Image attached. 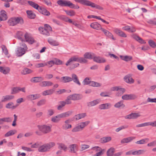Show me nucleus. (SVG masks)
<instances>
[{
    "mask_svg": "<svg viewBox=\"0 0 156 156\" xmlns=\"http://www.w3.org/2000/svg\"><path fill=\"white\" fill-rule=\"evenodd\" d=\"M76 2L80 3L81 4L88 6H91L92 7L95 8L96 9L99 10H103V8L100 6L97 5L87 0H74Z\"/></svg>",
    "mask_w": 156,
    "mask_h": 156,
    "instance_id": "obj_1",
    "label": "nucleus"
},
{
    "mask_svg": "<svg viewBox=\"0 0 156 156\" xmlns=\"http://www.w3.org/2000/svg\"><path fill=\"white\" fill-rule=\"evenodd\" d=\"M58 4L61 6H68L72 9H78L79 6L77 5H75L70 1L65 0H59L57 1Z\"/></svg>",
    "mask_w": 156,
    "mask_h": 156,
    "instance_id": "obj_2",
    "label": "nucleus"
},
{
    "mask_svg": "<svg viewBox=\"0 0 156 156\" xmlns=\"http://www.w3.org/2000/svg\"><path fill=\"white\" fill-rule=\"evenodd\" d=\"M77 62L81 63H85L87 62V60L84 57H78L77 56H74L71 57L67 61L66 64V66H68L73 62Z\"/></svg>",
    "mask_w": 156,
    "mask_h": 156,
    "instance_id": "obj_3",
    "label": "nucleus"
},
{
    "mask_svg": "<svg viewBox=\"0 0 156 156\" xmlns=\"http://www.w3.org/2000/svg\"><path fill=\"white\" fill-rule=\"evenodd\" d=\"M55 143L53 142H51L45 144L39 147L38 151L41 152L48 151L51 148L55 146Z\"/></svg>",
    "mask_w": 156,
    "mask_h": 156,
    "instance_id": "obj_4",
    "label": "nucleus"
},
{
    "mask_svg": "<svg viewBox=\"0 0 156 156\" xmlns=\"http://www.w3.org/2000/svg\"><path fill=\"white\" fill-rule=\"evenodd\" d=\"M40 32L43 35L48 36L52 32V30L51 27L48 24H45L44 28L40 27L38 29Z\"/></svg>",
    "mask_w": 156,
    "mask_h": 156,
    "instance_id": "obj_5",
    "label": "nucleus"
},
{
    "mask_svg": "<svg viewBox=\"0 0 156 156\" xmlns=\"http://www.w3.org/2000/svg\"><path fill=\"white\" fill-rule=\"evenodd\" d=\"M72 112L68 111L57 115L51 118V121L54 122H58L60 120L61 118L69 116L72 114Z\"/></svg>",
    "mask_w": 156,
    "mask_h": 156,
    "instance_id": "obj_6",
    "label": "nucleus"
},
{
    "mask_svg": "<svg viewBox=\"0 0 156 156\" xmlns=\"http://www.w3.org/2000/svg\"><path fill=\"white\" fill-rule=\"evenodd\" d=\"M20 44V46H22L23 47H20L18 48L16 53L18 56H21L24 55L25 53V51L27 48V46L25 44L22 43Z\"/></svg>",
    "mask_w": 156,
    "mask_h": 156,
    "instance_id": "obj_7",
    "label": "nucleus"
},
{
    "mask_svg": "<svg viewBox=\"0 0 156 156\" xmlns=\"http://www.w3.org/2000/svg\"><path fill=\"white\" fill-rule=\"evenodd\" d=\"M83 83L84 85L90 84V86L94 87H99L101 86V84L94 81H90L89 78H86L83 81Z\"/></svg>",
    "mask_w": 156,
    "mask_h": 156,
    "instance_id": "obj_8",
    "label": "nucleus"
},
{
    "mask_svg": "<svg viewBox=\"0 0 156 156\" xmlns=\"http://www.w3.org/2000/svg\"><path fill=\"white\" fill-rule=\"evenodd\" d=\"M37 127L44 134L48 133L51 131V127L49 126L46 125H38Z\"/></svg>",
    "mask_w": 156,
    "mask_h": 156,
    "instance_id": "obj_9",
    "label": "nucleus"
},
{
    "mask_svg": "<svg viewBox=\"0 0 156 156\" xmlns=\"http://www.w3.org/2000/svg\"><path fill=\"white\" fill-rule=\"evenodd\" d=\"M25 41L29 43L32 44L35 41L34 38L28 33H26L24 35Z\"/></svg>",
    "mask_w": 156,
    "mask_h": 156,
    "instance_id": "obj_10",
    "label": "nucleus"
},
{
    "mask_svg": "<svg viewBox=\"0 0 156 156\" xmlns=\"http://www.w3.org/2000/svg\"><path fill=\"white\" fill-rule=\"evenodd\" d=\"M140 116L139 113H132L129 115L125 116L126 119H136L137 117Z\"/></svg>",
    "mask_w": 156,
    "mask_h": 156,
    "instance_id": "obj_11",
    "label": "nucleus"
},
{
    "mask_svg": "<svg viewBox=\"0 0 156 156\" xmlns=\"http://www.w3.org/2000/svg\"><path fill=\"white\" fill-rule=\"evenodd\" d=\"M124 81L126 83L129 84L133 83L134 82V80L129 74L125 76L123 78Z\"/></svg>",
    "mask_w": 156,
    "mask_h": 156,
    "instance_id": "obj_12",
    "label": "nucleus"
},
{
    "mask_svg": "<svg viewBox=\"0 0 156 156\" xmlns=\"http://www.w3.org/2000/svg\"><path fill=\"white\" fill-rule=\"evenodd\" d=\"M69 147L71 152L75 153L78 151L79 146L77 144H73L69 145Z\"/></svg>",
    "mask_w": 156,
    "mask_h": 156,
    "instance_id": "obj_13",
    "label": "nucleus"
},
{
    "mask_svg": "<svg viewBox=\"0 0 156 156\" xmlns=\"http://www.w3.org/2000/svg\"><path fill=\"white\" fill-rule=\"evenodd\" d=\"M71 81L77 84L79 86L81 85V83L80 82L77 76L74 73H73L71 75Z\"/></svg>",
    "mask_w": 156,
    "mask_h": 156,
    "instance_id": "obj_14",
    "label": "nucleus"
},
{
    "mask_svg": "<svg viewBox=\"0 0 156 156\" xmlns=\"http://www.w3.org/2000/svg\"><path fill=\"white\" fill-rule=\"evenodd\" d=\"M114 31L119 36L123 37H127L126 34L123 32L118 28H115Z\"/></svg>",
    "mask_w": 156,
    "mask_h": 156,
    "instance_id": "obj_15",
    "label": "nucleus"
},
{
    "mask_svg": "<svg viewBox=\"0 0 156 156\" xmlns=\"http://www.w3.org/2000/svg\"><path fill=\"white\" fill-rule=\"evenodd\" d=\"M111 106V103H108L100 105L99 106V108L101 110L108 109L110 108Z\"/></svg>",
    "mask_w": 156,
    "mask_h": 156,
    "instance_id": "obj_16",
    "label": "nucleus"
},
{
    "mask_svg": "<svg viewBox=\"0 0 156 156\" xmlns=\"http://www.w3.org/2000/svg\"><path fill=\"white\" fill-rule=\"evenodd\" d=\"M93 59L94 62L98 63H104L105 62V60L104 58L99 56H96L95 54Z\"/></svg>",
    "mask_w": 156,
    "mask_h": 156,
    "instance_id": "obj_17",
    "label": "nucleus"
},
{
    "mask_svg": "<svg viewBox=\"0 0 156 156\" xmlns=\"http://www.w3.org/2000/svg\"><path fill=\"white\" fill-rule=\"evenodd\" d=\"M101 30L104 33L106 36L109 38H112V39L114 40H115V38H114L113 35L112 33L103 28L101 29Z\"/></svg>",
    "mask_w": 156,
    "mask_h": 156,
    "instance_id": "obj_18",
    "label": "nucleus"
},
{
    "mask_svg": "<svg viewBox=\"0 0 156 156\" xmlns=\"http://www.w3.org/2000/svg\"><path fill=\"white\" fill-rule=\"evenodd\" d=\"M10 71L9 67L6 66H0V72L4 74L9 73Z\"/></svg>",
    "mask_w": 156,
    "mask_h": 156,
    "instance_id": "obj_19",
    "label": "nucleus"
},
{
    "mask_svg": "<svg viewBox=\"0 0 156 156\" xmlns=\"http://www.w3.org/2000/svg\"><path fill=\"white\" fill-rule=\"evenodd\" d=\"M14 96L12 95H7L2 97L1 100L2 102H5L13 99Z\"/></svg>",
    "mask_w": 156,
    "mask_h": 156,
    "instance_id": "obj_20",
    "label": "nucleus"
},
{
    "mask_svg": "<svg viewBox=\"0 0 156 156\" xmlns=\"http://www.w3.org/2000/svg\"><path fill=\"white\" fill-rule=\"evenodd\" d=\"M90 26L92 28L97 30H101L102 28L101 25L97 22H94L92 23Z\"/></svg>",
    "mask_w": 156,
    "mask_h": 156,
    "instance_id": "obj_21",
    "label": "nucleus"
},
{
    "mask_svg": "<svg viewBox=\"0 0 156 156\" xmlns=\"http://www.w3.org/2000/svg\"><path fill=\"white\" fill-rule=\"evenodd\" d=\"M48 41L50 44L53 46H57L59 45L58 41L51 37H49L48 39Z\"/></svg>",
    "mask_w": 156,
    "mask_h": 156,
    "instance_id": "obj_22",
    "label": "nucleus"
},
{
    "mask_svg": "<svg viewBox=\"0 0 156 156\" xmlns=\"http://www.w3.org/2000/svg\"><path fill=\"white\" fill-rule=\"evenodd\" d=\"M41 95L39 94H30L27 96V98L31 101L40 98Z\"/></svg>",
    "mask_w": 156,
    "mask_h": 156,
    "instance_id": "obj_23",
    "label": "nucleus"
},
{
    "mask_svg": "<svg viewBox=\"0 0 156 156\" xmlns=\"http://www.w3.org/2000/svg\"><path fill=\"white\" fill-rule=\"evenodd\" d=\"M53 83L50 81H43L40 83L39 85L42 87H49L52 86Z\"/></svg>",
    "mask_w": 156,
    "mask_h": 156,
    "instance_id": "obj_24",
    "label": "nucleus"
},
{
    "mask_svg": "<svg viewBox=\"0 0 156 156\" xmlns=\"http://www.w3.org/2000/svg\"><path fill=\"white\" fill-rule=\"evenodd\" d=\"M38 11L40 13L44 15L48 16L50 15V12L42 7L40 6Z\"/></svg>",
    "mask_w": 156,
    "mask_h": 156,
    "instance_id": "obj_25",
    "label": "nucleus"
},
{
    "mask_svg": "<svg viewBox=\"0 0 156 156\" xmlns=\"http://www.w3.org/2000/svg\"><path fill=\"white\" fill-rule=\"evenodd\" d=\"M101 101V100L100 99H97L88 103H87V106L89 107L94 106L100 103Z\"/></svg>",
    "mask_w": 156,
    "mask_h": 156,
    "instance_id": "obj_26",
    "label": "nucleus"
},
{
    "mask_svg": "<svg viewBox=\"0 0 156 156\" xmlns=\"http://www.w3.org/2000/svg\"><path fill=\"white\" fill-rule=\"evenodd\" d=\"M14 104L13 102H9L8 104H7L5 106V107L7 108L8 109H15L16 107H17L19 105L18 104H16L15 105H13Z\"/></svg>",
    "mask_w": 156,
    "mask_h": 156,
    "instance_id": "obj_27",
    "label": "nucleus"
},
{
    "mask_svg": "<svg viewBox=\"0 0 156 156\" xmlns=\"http://www.w3.org/2000/svg\"><path fill=\"white\" fill-rule=\"evenodd\" d=\"M135 138V137L133 136L129 137L124 138L122 139L121 141L122 144H125L130 142Z\"/></svg>",
    "mask_w": 156,
    "mask_h": 156,
    "instance_id": "obj_28",
    "label": "nucleus"
},
{
    "mask_svg": "<svg viewBox=\"0 0 156 156\" xmlns=\"http://www.w3.org/2000/svg\"><path fill=\"white\" fill-rule=\"evenodd\" d=\"M94 54L93 53L86 52L84 54L83 56L86 59H93Z\"/></svg>",
    "mask_w": 156,
    "mask_h": 156,
    "instance_id": "obj_29",
    "label": "nucleus"
},
{
    "mask_svg": "<svg viewBox=\"0 0 156 156\" xmlns=\"http://www.w3.org/2000/svg\"><path fill=\"white\" fill-rule=\"evenodd\" d=\"M69 98L71 100L75 101L77 100L80 99V95L79 94H74L69 96Z\"/></svg>",
    "mask_w": 156,
    "mask_h": 156,
    "instance_id": "obj_30",
    "label": "nucleus"
},
{
    "mask_svg": "<svg viewBox=\"0 0 156 156\" xmlns=\"http://www.w3.org/2000/svg\"><path fill=\"white\" fill-rule=\"evenodd\" d=\"M120 58L126 62H129L132 60L133 59V58L132 56L129 55L122 56L120 55Z\"/></svg>",
    "mask_w": 156,
    "mask_h": 156,
    "instance_id": "obj_31",
    "label": "nucleus"
},
{
    "mask_svg": "<svg viewBox=\"0 0 156 156\" xmlns=\"http://www.w3.org/2000/svg\"><path fill=\"white\" fill-rule=\"evenodd\" d=\"M115 107L119 108H123L125 105L123 104L122 101H120L115 104L114 105Z\"/></svg>",
    "mask_w": 156,
    "mask_h": 156,
    "instance_id": "obj_32",
    "label": "nucleus"
},
{
    "mask_svg": "<svg viewBox=\"0 0 156 156\" xmlns=\"http://www.w3.org/2000/svg\"><path fill=\"white\" fill-rule=\"evenodd\" d=\"M28 18L31 19H34L35 18L36 15L31 10H27V11Z\"/></svg>",
    "mask_w": 156,
    "mask_h": 156,
    "instance_id": "obj_33",
    "label": "nucleus"
},
{
    "mask_svg": "<svg viewBox=\"0 0 156 156\" xmlns=\"http://www.w3.org/2000/svg\"><path fill=\"white\" fill-rule=\"evenodd\" d=\"M126 91L125 88H121L120 87L119 90L116 92V95L117 96H120L126 92Z\"/></svg>",
    "mask_w": 156,
    "mask_h": 156,
    "instance_id": "obj_34",
    "label": "nucleus"
},
{
    "mask_svg": "<svg viewBox=\"0 0 156 156\" xmlns=\"http://www.w3.org/2000/svg\"><path fill=\"white\" fill-rule=\"evenodd\" d=\"M55 91L54 89H50L44 91L42 94L44 96H46L52 94Z\"/></svg>",
    "mask_w": 156,
    "mask_h": 156,
    "instance_id": "obj_35",
    "label": "nucleus"
},
{
    "mask_svg": "<svg viewBox=\"0 0 156 156\" xmlns=\"http://www.w3.org/2000/svg\"><path fill=\"white\" fill-rule=\"evenodd\" d=\"M43 80V78L41 77H36L32 78L31 81L32 82L37 83Z\"/></svg>",
    "mask_w": 156,
    "mask_h": 156,
    "instance_id": "obj_36",
    "label": "nucleus"
},
{
    "mask_svg": "<svg viewBox=\"0 0 156 156\" xmlns=\"http://www.w3.org/2000/svg\"><path fill=\"white\" fill-rule=\"evenodd\" d=\"M28 3L30 6L38 10L40 7L38 4L32 1H28Z\"/></svg>",
    "mask_w": 156,
    "mask_h": 156,
    "instance_id": "obj_37",
    "label": "nucleus"
},
{
    "mask_svg": "<svg viewBox=\"0 0 156 156\" xmlns=\"http://www.w3.org/2000/svg\"><path fill=\"white\" fill-rule=\"evenodd\" d=\"M33 71L31 69L27 68H24L21 72V74L23 75H26L31 73Z\"/></svg>",
    "mask_w": 156,
    "mask_h": 156,
    "instance_id": "obj_38",
    "label": "nucleus"
},
{
    "mask_svg": "<svg viewBox=\"0 0 156 156\" xmlns=\"http://www.w3.org/2000/svg\"><path fill=\"white\" fill-rule=\"evenodd\" d=\"M86 116V114L85 113H82L76 115L74 118L76 120H78L81 119L83 118Z\"/></svg>",
    "mask_w": 156,
    "mask_h": 156,
    "instance_id": "obj_39",
    "label": "nucleus"
},
{
    "mask_svg": "<svg viewBox=\"0 0 156 156\" xmlns=\"http://www.w3.org/2000/svg\"><path fill=\"white\" fill-rule=\"evenodd\" d=\"M15 21L16 25L18 23L22 24L23 23V19L21 17H13Z\"/></svg>",
    "mask_w": 156,
    "mask_h": 156,
    "instance_id": "obj_40",
    "label": "nucleus"
},
{
    "mask_svg": "<svg viewBox=\"0 0 156 156\" xmlns=\"http://www.w3.org/2000/svg\"><path fill=\"white\" fill-rule=\"evenodd\" d=\"M16 36L17 38L21 40L22 41H25L23 37L24 36L23 33L21 31H18L16 34Z\"/></svg>",
    "mask_w": 156,
    "mask_h": 156,
    "instance_id": "obj_41",
    "label": "nucleus"
},
{
    "mask_svg": "<svg viewBox=\"0 0 156 156\" xmlns=\"http://www.w3.org/2000/svg\"><path fill=\"white\" fill-rule=\"evenodd\" d=\"M89 121H86L84 122H82L80 123L78 125L81 130H82L84 127L87 126L89 123Z\"/></svg>",
    "mask_w": 156,
    "mask_h": 156,
    "instance_id": "obj_42",
    "label": "nucleus"
},
{
    "mask_svg": "<svg viewBox=\"0 0 156 156\" xmlns=\"http://www.w3.org/2000/svg\"><path fill=\"white\" fill-rule=\"evenodd\" d=\"M112 138L110 136L103 137L101 139V142L102 143H106L111 140Z\"/></svg>",
    "mask_w": 156,
    "mask_h": 156,
    "instance_id": "obj_43",
    "label": "nucleus"
},
{
    "mask_svg": "<svg viewBox=\"0 0 156 156\" xmlns=\"http://www.w3.org/2000/svg\"><path fill=\"white\" fill-rule=\"evenodd\" d=\"M61 79L62 81L65 83L71 81V77L68 76L62 77H61Z\"/></svg>",
    "mask_w": 156,
    "mask_h": 156,
    "instance_id": "obj_44",
    "label": "nucleus"
},
{
    "mask_svg": "<svg viewBox=\"0 0 156 156\" xmlns=\"http://www.w3.org/2000/svg\"><path fill=\"white\" fill-rule=\"evenodd\" d=\"M58 148L59 149H62L65 151H66L67 149V147L63 144L62 143H58Z\"/></svg>",
    "mask_w": 156,
    "mask_h": 156,
    "instance_id": "obj_45",
    "label": "nucleus"
},
{
    "mask_svg": "<svg viewBox=\"0 0 156 156\" xmlns=\"http://www.w3.org/2000/svg\"><path fill=\"white\" fill-rule=\"evenodd\" d=\"M16 131L15 130H11L7 132L5 135V137H8L14 134Z\"/></svg>",
    "mask_w": 156,
    "mask_h": 156,
    "instance_id": "obj_46",
    "label": "nucleus"
},
{
    "mask_svg": "<svg viewBox=\"0 0 156 156\" xmlns=\"http://www.w3.org/2000/svg\"><path fill=\"white\" fill-rule=\"evenodd\" d=\"M114 149L113 148H110L107 151V155L108 156H112L114 152Z\"/></svg>",
    "mask_w": 156,
    "mask_h": 156,
    "instance_id": "obj_47",
    "label": "nucleus"
},
{
    "mask_svg": "<svg viewBox=\"0 0 156 156\" xmlns=\"http://www.w3.org/2000/svg\"><path fill=\"white\" fill-rule=\"evenodd\" d=\"M65 12L67 14L70 16H73L75 15V12L73 10H65Z\"/></svg>",
    "mask_w": 156,
    "mask_h": 156,
    "instance_id": "obj_48",
    "label": "nucleus"
},
{
    "mask_svg": "<svg viewBox=\"0 0 156 156\" xmlns=\"http://www.w3.org/2000/svg\"><path fill=\"white\" fill-rule=\"evenodd\" d=\"M1 48L4 54L6 55H7L9 52L6 46L4 45H2L1 46Z\"/></svg>",
    "mask_w": 156,
    "mask_h": 156,
    "instance_id": "obj_49",
    "label": "nucleus"
},
{
    "mask_svg": "<svg viewBox=\"0 0 156 156\" xmlns=\"http://www.w3.org/2000/svg\"><path fill=\"white\" fill-rule=\"evenodd\" d=\"M8 23L11 26H14L16 25L15 21L13 17L12 18L9 19L8 21Z\"/></svg>",
    "mask_w": 156,
    "mask_h": 156,
    "instance_id": "obj_50",
    "label": "nucleus"
},
{
    "mask_svg": "<svg viewBox=\"0 0 156 156\" xmlns=\"http://www.w3.org/2000/svg\"><path fill=\"white\" fill-rule=\"evenodd\" d=\"M53 61L54 64L60 65L62 64V61L57 58L53 59Z\"/></svg>",
    "mask_w": 156,
    "mask_h": 156,
    "instance_id": "obj_51",
    "label": "nucleus"
},
{
    "mask_svg": "<svg viewBox=\"0 0 156 156\" xmlns=\"http://www.w3.org/2000/svg\"><path fill=\"white\" fill-rule=\"evenodd\" d=\"M59 104L57 107L58 110H60L62 109V108L64 107L66 105L65 104L64 101H61L59 102Z\"/></svg>",
    "mask_w": 156,
    "mask_h": 156,
    "instance_id": "obj_52",
    "label": "nucleus"
},
{
    "mask_svg": "<svg viewBox=\"0 0 156 156\" xmlns=\"http://www.w3.org/2000/svg\"><path fill=\"white\" fill-rule=\"evenodd\" d=\"M148 44L152 48H156V44L152 40H150L148 41Z\"/></svg>",
    "mask_w": 156,
    "mask_h": 156,
    "instance_id": "obj_53",
    "label": "nucleus"
},
{
    "mask_svg": "<svg viewBox=\"0 0 156 156\" xmlns=\"http://www.w3.org/2000/svg\"><path fill=\"white\" fill-rule=\"evenodd\" d=\"M1 15L2 16L3 20H6L7 19V15L6 14V12L4 10H2L1 11Z\"/></svg>",
    "mask_w": 156,
    "mask_h": 156,
    "instance_id": "obj_54",
    "label": "nucleus"
},
{
    "mask_svg": "<svg viewBox=\"0 0 156 156\" xmlns=\"http://www.w3.org/2000/svg\"><path fill=\"white\" fill-rule=\"evenodd\" d=\"M19 92V87H14L12 89L11 94H15Z\"/></svg>",
    "mask_w": 156,
    "mask_h": 156,
    "instance_id": "obj_55",
    "label": "nucleus"
},
{
    "mask_svg": "<svg viewBox=\"0 0 156 156\" xmlns=\"http://www.w3.org/2000/svg\"><path fill=\"white\" fill-rule=\"evenodd\" d=\"M128 127V126H121L120 127L117 128L115 129V131L117 132H119L120 131L125 129L127 128Z\"/></svg>",
    "mask_w": 156,
    "mask_h": 156,
    "instance_id": "obj_56",
    "label": "nucleus"
},
{
    "mask_svg": "<svg viewBox=\"0 0 156 156\" xmlns=\"http://www.w3.org/2000/svg\"><path fill=\"white\" fill-rule=\"evenodd\" d=\"M149 126V122H147L143 123L141 124L137 125H136V127H140L146 126Z\"/></svg>",
    "mask_w": 156,
    "mask_h": 156,
    "instance_id": "obj_57",
    "label": "nucleus"
},
{
    "mask_svg": "<svg viewBox=\"0 0 156 156\" xmlns=\"http://www.w3.org/2000/svg\"><path fill=\"white\" fill-rule=\"evenodd\" d=\"M46 102V100L45 99H42L39 101L37 104V105L38 106H41L42 105L45 104Z\"/></svg>",
    "mask_w": 156,
    "mask_h": 156,
    "instance_id": "obj_58",
    "label": "nucleus"
},
{
    "mask_svg": "<svg viewBox=\"0 0 156 156\" xmlns=\"http://www.w3.org/2000/svg\"><path fill=\"white\" fill-rule=\"evenodd\" d=\"M72 127L71 125L70 124H63L62 127V128L65 129H67L71 128Z\"/></svg>",
    "mask_w": 156,
    "mask_h": 156,
    "instance_id": "obj_59",
    "label": "nucleus"
},
{
    "mask_svg": "<svg viewBox=\"0 0 156 156\" xmlns=\"http://www.w3.org/2000/svg\"><path fill=\"white\" fill-rule=\"evenodd\" d=\"M3 122H9L12 121V119L10 117H5L2 118Z\"/></svg>",
    "mask_w": 156,
    "mask_h": 156,
    "instance_id": "obj_60",
    "label": "nucleus"
},
{
    "mask_svg": "<svg viewBox=\"0 0 156 156\" xmlns=\"http://www.w3.org/2000/svg\"><path fill=\"white\" fill-rule=\"evenodd\" d=\"M90 146L89 145L86 144H83L81 145V150L82 151H84L89 147Z\"/></svg>",
    "mask_w": 156,
    "mask_h": 156,
    "instance_id": "obj_61",
    "label": "nucleus"
},
{
    "mask_svg": "<svg viewBox=\"0 0 156 156\" xmlns=\"http://www.w3.org/2000/svg\"><path fill=\"white\" fill-rule=\"evenodd\" d=\"M71 100L69 98V96L67 97V98L65 100V101H64L65 105H69L71 104L72 103Z\"/></svg>",
    "mask_w": 156,
    "mask_h": 156,
    "instance_id": "obj_62",
    "label": "nucleus"
},
{
    "mask_svg": "<svg viewBox=\"0 0 156 156\" xmlns=\"http://www.w3.org/2000/svg\"><path fill=\"white\" fill-rule=\"evenodd\" d=\"M122 99L124 100H129V95L125 94L122 96Z\"/></svg>",
    "mask_w": 156,
    "mask_h": 156,
    "instance_id": "obj_63",
    "label": "nucleus"
},
{
    "mask_svg": "<svg viewBox=\"0 0 156 156\" xmlns=\"http://www.w3.org/2000/svg\"><path fill=\"white\" fill-rule=\"evenodd\" d=\"M147 146L148 147H154L156 146V140L148 143Z\"/></svg>",
    "mask_w": 156,
    "mask_h": 156,
    "instance_id": "obj_64",
    "label": "nucleus"
}]
</instances>
